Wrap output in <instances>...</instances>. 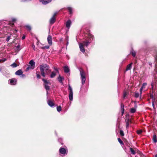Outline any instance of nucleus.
<instances>
[{"instance_id": "nucleus-1", "label": "nucleus", "mask_w": 157, "mask_h": 157, "mask_svg": "<svg viewBox=\"0 0 157 157\" xmlns=\"http://www.w3.org/2000/svg\"><path fill=\"white\" fill-rule=\"evenodd\" d=\"M39 67L41 74L43 77H45L46 74H48L47 72H50L51 71V70H49V66L47 64L40 65Z\"/></svg>"}, {"instance_id": "nucleus-2", "label": "nucleus", "mask_w": 157, "mask_h": 157, "mask_svg": "<svg viewBox=\"0 0 157 157\" xmlns=\"http://www.w3.org/2000/svg\"><path fill=\"white\" fill-rule=\"evenodd\" d=\"M154 83L152 82L151 83V90H152V92L151 94V97L152 99V104L153 108L155 109V104L157 102V101L156 100V98H157V90L156 92H155V89L154 88Z\"/></svg>"}, {"instance_id": "nucleus-3", "label": "nucleus", "mask_w": 157, "mask_h": 157, "mask_svg": "<svg viewBox=\"0 0 157 157\" xmlns=\"http://www.w3.org/2000/svg\"><path fill=\"white\" fill-rule=\"evenodd\" d=\"M88 38L89 39L88 40L83 41L82 43V44L86 47L88 46L94 38L93 36L91 34H89L88 35Z\"/></svg>"}, {"instance_id": "nucleus-4", "label": "nucleus", "mask_w": 157, "mask_h": 157, "mask_svg": "<svg viewBox=\"0 0 157 157\" xmlns=\"http://www.w3.org/2000/svg\"><path fill=\"white\" fill-rule=\"evenodd\" d=\"M80 75L81 76V79L82 81V84L83 85L86 81L85 74L82 69L80 70Z\"/></svg>"}, {"instance_id": "nucleus-5", "label": "nucleus", "mask_w": 157, "mask_h": 157, "mask_svg": "<svg viewBox=\"0 0 157 157\" xmlns=\"http://www.w3.org/2000/svg\"><path fill=\"white\" fill-rule=\"evenodd\" d=\"M29 65L28 67L26 69V71H28L29 70L31 69L33 70L34 69L35 67V63L34 61L33 60H31L29 63Z\"/></svg>"}, {"instance_id": "nucleus-6", "label": "nucleus", "mask_w": 157, "mask_h": 157, "mask_svg": "<svg viewBox=\"0 0 157 157\" xmlns=\"http://www.w3.org/2000/svg\"><path fill=\"white\" fill-rule=\"evenodd\" d=\"M68 90L69 92V98L70 101H72L73 100V92L72 87L69 85L68 86Z\"/></svg>"}, {"instance_id": "nucleus-7", "label": "nucleus", "mask_w": 157, "mask_h": 157, "mask_svg": "<svg viewBox=\"0 0 157 157\" xmlns=\"http://www.w3.org/2000/svg\"><path fill=\"white\" fill-rule=\"evenodd\" d=\"M42 80L44 83V85L45 89L47 90H49L50 89V87L48 85V84L50 85V83L49 81H47L45 80L44 79H42Z\"/></svg>"}, {"instance_id": "nucleus-8", "label": "nucleus", "mask_w": 157, "mask_h": 157, "mask_svg": "<svg viewBox=\"0 0 157 157\" xmlns=\"http://www.w3.org/2000/svg\"><path fill=\"white\" fill-rule=\"evenodd\" d=\"M10 83L12 85L16 84L17 82V80L14 78H13L9 80Z\"/></svg>"}, {"instance_id": "nucleus-9", "label": "nucleus", "mask_w": 157, "mask_h": 157, "mask_svg": "<svg viewBox=\"0 0 157 157\" xmlns=\"http://www.w3.org/2000/svg\"><path fill=\"white\" fill-rule=\"evenodd\" d=\"M52 0H40V2L44 5H46L50 2Z\"/></svg>"}, {"instance_id": "nucleus-10", "label": "nucleus", "mask_w": 157, "mask_h": 157, "mask_svg": "<svg viewBox=\"0 0 157 157\" xmlns=\"http://www.w3.org/2000/svg\"><path fill=\"white\" fill-rule=\"evenodd\" d=\"M47 40L48 43L50 45L52 44V37L50 35H48L47 38Z\"/></svg>"}, {"instance_id": "nucleus-11", "label": "nucleus", "mask_w": 157, "mask_h": 157, "mask_svg": "<svg viewBox=\"0 0 157 157\" xmlns=\"http://www.w3.org/2000/svg\"><path fill=\"white\" fill-rule=\"evenodd\" d=\"M59 152L63 155H65L66 153V150L63 147H61L59 149Z\"/></svg>"}, {"instance_id": "nucleus-12", "label": "nucleus", "mask_w": 157, "mask_h": 157, "mask_svg": "<svg viewBox=\"0 0 157 157\" xmlns=\"http://www.w3.org/2000/svg\"><path fill=\"white\" fill-rule=\"evenodd\" d=\"M137 107V106L136 105L135 106L134 108H131L130 109V112L131 113H134L136 111V109Z\"/></svg>"}, {"instance_id": "nucleus-13", "label": "nucleus", "mask_w": 157, "mask_h": 157, "mask_svg": "<svg viewBox=\"0 0 157 157\" xmlns=\"http://www.w3.org/2000/svg\"><path fill=\"white\" fill-rule=\"evenodd\" d=\"M83 45L82 43H80L79 44V47L80 48V50L83 53H84L85 52V49L83 47Z\"/></svg>"}, {"instance_id": "nucleus-14", "label": "nucleus", "mask_w": 157, "mask_h": 157, "mask_svg": "<svg viewBox=\"0 0 157 157\" xmlns=\"http://www.w3.org/2000/svg\"><path fill=\"white\" fill-rule=\"evenodd\" d=\"M47 103L48 105L51 107H53L54 106V103L51 100H48Z\"/></svg>"}, {"instance_id": "nucleus-15", "label": "nucleus", "mask_w": 157, "mask_h": 157, "mask_svg": "<svg viewBox=\"0 0 157 157\" xmlns=\"http://www.w3.org/2000/svg\"><path fill=\"white\" fill-rule=\"evenodd\" d=\"M71 21L70 20H68L66 22V27L67 28L69 29L71 25Z\"/></svg>"}, {"instance_id": "nucleus-16", "label": "nucleus", "mask_w": 157, "mask_h": 157, "mask_svg": "<svg viewBox=\"0 0 157 157\" xmlns=\"http://www.w3.org/2000/svg\"><path fill=\"white\" fill-rule=\"evenodd\" d=\"M132 64L133 63L132 62L130 64H128L127 66L126 71H128L131 70L132 68Z\"/></svg>"}, {"instance_id": "nucleus-17", "label": "nucleus", "mask_w": 157, "mask_h": 157, "mask_svg": "<svg viewBox=\"0 0 157 157\" xmlns=\"http://www.w3.org/2000/svg\"><path fill=\"white\" fill-rule=\"evenodd\" d=\"M56 21V17H52L50 20V23L51 24H52L55 22Z\"/></svg>"}, {"instance_id": "nucleus-18", "label": "nucleus", "mask_w": 157, "mask_h": 157, "mask_svg": "<svg viewBox=\"0 0 157 157\" xmlns=\"http://www.w3.org/2000/svg\"><path fill=\"white\" fill-rule=\"evenodd\" d=\"M64 72L65 73H68L70 71L69 69L67 66H65L63 67Z\"/></svg>"}, {"instance_id": "nucleus-19", "label": "nucleus", "mask_w": 157, "mask_h": 157, "mask_svg": "<svg viewBox=\"0 0 157 157\" xmlns=\"http://www.w3.org/2000/svg\"><path fill=\"white\" fill-rule=\"evenodd\" d=\"M23 73V72L20 69L17 71L15 73V74L17 75H22Z\"/></svg>"}, {"instance_id": "nucleus-20", "label": "nucleus", "mask_w": 157, "mask_h": 157, "mask_svg": "<svg viewBox=\"0 0 157 157\" xmlns=\"http://www.w3.org/2000/svg\"><path fill=\"white\" fill-rule=\"evenodd\" d=\"M152 82L154 83V89H155V90H157V82L156 80H155L154 82L152 81Z\"/></svg>"}, {"instance_id": "nucleus-21", "label": "nucleus", "mask_w": 157, "mask_h": 157, "mask_svg": "<svg viewBox=\"0 0 157 157\" xmlns=\"http://www.w3.org/2000/svg\"><path fill=\"white\" fill-rule=\"evenodd\" d=\"M64 79V78L63 77L60 76L59 75V77L58 78V81L61 83H62V80Z\"/></svg>"}, {"instance_id": "nucleus-22", "label": "nucleus", "mask_w": 157, "mask_h": 157, "mask_svg": "<svg viewBox=\"0 0 157 157\" xmlns=\"http://www.w3.org/2000/svg\"><path fill=\"white\" fill-rule=\"evenodd\" d=\"M56 75V74L54 71H52V73L50 75V77L51 78H53Z\"/></svg>"}, {"instance_id": "nucleus-23", "label": "nucleus", "mask_w": 157, "mask_h": 157, "mask_svg": "<svg viewBox=\"0 0 157 157\" xmlns=\"http://www.w3.org/2000/svg\"><path fill=\"white\" fill-rule=\"evenodd\" d=\"M153 140L155 143L157 142V137L156 135H154Z\"/></svg>"}, {"instance_id": "nucleus-24", "label": "nucleus", "mask_w": 157, "mask_h": 157, "mask_svg": "<svg viewBox=\"0 0 157 157\" xmlns=\"http://www.w3.org/2000/svg\"><path fill=\"white\" fill-rule=\"evenodd\" d=\"M67 9L68 10L70 14H71L72 13V8L70 7H68L67 8Z\"/></svg>"}, {"instance_id": "nucleus-25", "label": "nucleus", "mask_w": 157, "mask_h": 157, "mask_svg": "<svg viewBox=\"0 0 157 157\" xmlns=\"http://www.w3.org/2000/svg\"><path fill=\"white\" fill-rule=\"evenodd\" d=\"M130 151L132 153V154L133 155L135 154L136 152H135V151L132 148H130Z\"/></svg>"}, {"instance_id": "nucleus-26", "label": "nucleus", "mask_w": 157, "mask_h": 157, "mask_svg": "<svg viewBox=\"0 0 157 157\" xmlns=\"http://www.w3.org/2000/svg\"><path fill=\"white\" fill-rule=\"evenodd\" d=\"M57 110L58 112H60L61 111V107L60 106H58L57 107Z\"/></svg>"}, {"instance_id": "nucleus-27", "label": "nucleus", "mask_w": 157, "mask_h": 157, "mask_svg": "<svg viewBox=\"0 0 157 157\" xmlns=\"http://www.w3.org/2000/svg\"><path fill=\"white\" fill-rule=\"evenodd\" d=\"M36 76L38 78L40 79V75L39 72H36Z\"/></svg>"}, {"instance_id": "nucleus-28", "label": "nucleus", "mask_w": 157, "mask_h": 157, "mask_svg": "<svg viewBox=\"0 0 157 157\" xmlns=\"http://www.w3.org/2000/svg\"><path fill=\"white\" fill-rule=\"evenodd\" d=\"M128 94V92L126 91H124L123 94V98H125L126 95Z\"/></svg>"}, {"instance_id": "nucleus-29", "label": "nucleus", "mask_w": 157, "mask_h": 157, "mask_svg": "<svg viewBox=\"0 0 157 157\" xmlns=\"http://www.w3.org/2000/svg\"><path fill=\"white\" fill-rule=\"evenodd\" d=\"M49 47H50L49 46L47 45V46H45L44 47H41V48L42 49H48L49 48Z\"/></svg>"}, {"instance_id": "nucleus-30", "label": "nucleus", "mask_w": 157, "mask_h": 157, "mask_svg": "<svg viewBox=\"0 0 157 157\" xmlns=\"http://www.w3.org/2000/svg\"><path fill=\"white\" fill-rule=\"evenodd\" d=\"M11 66L13 67H16L17 66V64L15 63H14L12 64L11 65Z\"/></svg>"}, {"instance_id": "nucleus-31", "label": "nucleus", "mask_w": 157, "mask_h": 157, "mask_svg": "<svg viewBox=\"0 0 157 157\" xmlns=\"http://www.w3.org/2000/svg\"><path fill=\"white\" fill-rule=\"evenodd\" d=\"M25 27L27 29L28 31H30L31 30V27L29 25H27L25 26Z\"/></svg>"}, {"instance_id": "nucleus-32", "label": "nucleus", "mask_w": 157, "mask_h": 157, "mask_svg": "<svg viewBox=\"0 0 157 157\" xmlns=\"http://www.w3.org/2000/svg\"><path fill=\"white\" fill-rule=\"evenodd\" d=\"M132 55L134 57H135L136 55V53L134 51H132L131 52Z\"/></svg>"}, {"instance_id": "nucleus-33", "label": "nucleus", "mask_w": 157, "mask_h": 157, "mask_svg": "<svg viewBox=\"0 0 157 157\" xmlns=\"http://www.w3.org/2000/svg\"><path fill=\"white\" fill-rule=\"evenodd\" d=\"M117 139L118 142L121 144H124L123 142L122 141L120 138H119Z\"/></svg>"}, {"instance_id": "nucleus-34", "label": "nucleus", "mask_w": 157, "mask_h": 157, "mask_svg": "<svg viewBox=\"0 0 157 157\" xmlns=\"http://www.w3.org/2000/svg\"><path fill=\"white\" fill-rule=\"evenodd\" d=\"M147 85V83L146 82H144L143 83L142 87L143 88H144L145 86Z\"/></svg>"}, {"instance_id": "nucleus-35", "label": "nucleus", "mask_w": 157, "mask_h": 157, "mask_svg": "<svg viewBox=\"0 0 157 157\" xmlns=\"http://www.w3.org/2000/svg\"><path fill=\"white\" fill-rule=\"evenodd\" d=\"M120 134L121 136H124V133L122 130H121L120 132Z\"/></svg>"}, {"instance_id": "nucleus-36", "label": "nucleus", "mask_w": 157, "mask_h": 157, "mask_svg": "<svg viewBox=\"0 0 157 157\" xmlns=\"http://www.w3.org/2000/svg\"><path fill=\"white\" fill-rule=\"evenodd\" d=\"M142 132V131L141 130H138L137 131V133L138 134H141Z\"/></svg>"}, {"instance_id": "nucleus-37", "label": "nucleus", "mask_w": 157, "mask_h": 157, "mask_svg": "<svg viewBox=\"0 0 157 157\" xmlns=\"http://www.w3.org/2000/svg\"><path fill=\"white\" fill-rule=\"evenodd\" d=\"M139 96V94L138 93H136L135 94V97L137 98Z\"/></svg>"}, {"instance_id": "nucleus-38", "label": "nucleus", "mask_w": 157, "mask_h": 157, "mask_svg": "<svg viewBox=\"0 0 157 157\" xmlns=\"http://www.w3.org/2000/svg\"><path fill=\"white\" fill-rule=\"evenodd\" d=\"M126 128L127 129L128 128L129 125V122H126Z\"/></svg>"}, {"instance_id": "nucleus-39", "label": "nucleus", "mask_w": 157, "mask_h": 157, "mask_svg": "<svg viewBox=\"0 0 157 157\" xmlns=\"http://www.w3.org/2000/svg\"><path fill=\"white\" fill-rule=\"evenodd\" d=\"M131 122V120L129 118L126 119L125 120V122Z\"/></svg>"}, {"instance_id": "nucleus-40", "label": "nucleus", "mask_w": 157, "mask_h": 157, "mask_svg": "<svg viewBox=\"0 0 157 157\" xmlns=\"http://www.w3.org/2000/svg\"><path fill=\"white\" fill-rule=\"evenodd\" d=\"M131 122V120L129 118L126 119L125 120V122Z\"/></svg>"}, {"instance_id": "nucleus-41", "label": "nucleus", "mask_w": 157, "mask_h": 157, "mask_svg": "<svg viewBox=\"0 0 157 157\" xmlns=\"http://www.w3.org/2000/svg\"><path fill=\"white\" fill-rule=\"evenodd\" d=\"M54 69L56 71V73H59V71L57 68H56L55 67H54Z\"/></svg>"}, {"instance_id": "nucleus-42", "label": "nucleus", "mask_w": 157, "mask_h": 157, "mask_svg": "<svg viewBox=\"0 0 157 157\" xmlns=\"http://www.w3.org/2000/svg\"><path fill=\"white\" fill-rule=\"evenodd\" d=\"M10 36H8L6 38V40L7 42H8L10 40Z\"/></svg>"}, {"instance_id": "nucleus-43", "label": "nucleus", "mask_w": 157, "mask_h": 157, "mask_svg": "<svg viewBox=\"0 0 157 157\" xmlns=\"http://www.w3.org/2000/svg\"><path fill=\"white\" fill-rule=\"evenodd\" d=\"M124 109H121V113H122V115H123L124 114Z\"/></svg>"}, {"instance_id": "nucleus-44", "label": "nucleus", "mask_w": 157, "mask_h": 157, "mask_svg": "<svg viewBox=\"0 0 157 157\" xmlns=\"http://www.w3.org/2000/svg\"><path fill=\"white\" fill-rule=\"evenodd\" d=\"M121 107L122 109H124V105L122 104H121Z\"/></svg>"}, {"instance_id": "nucleus-45", "label": "nucleus", "mask_w": 157, "mask_h": 157, "mask_svg": "<svg viewBox=\"0 0 157 157\" xmlns=\"http://www.w3.org/2000/svg\"><path fill=\"white\" fill-rule=\"evenodd\" d=\"M62 140V139L61 138H60L58 139L59 141V142L60 143H61H61Z\"/></svg>"}, {"instance_id": "nucleus-46", "label": "nucleus", "mask_w": 157, "mask_h": 157, "mask_svg": "<svg viewBox=\"0 0 157 157\" xmlns=\"http://www.w3.org/2000/svg\"><path fill=\"white\" fill-rule=\"evenodd\" d=\"M58 13V12H57L55 13H54V14L52 17H55L56 15Z\"/></svg>"}, {"instance_id": "nucleus-47", "label": "nucleus", "mask_w": 157, "mask_h": 157, "mask_svg": "<svg viewBox=\"0 0 157 157\" xmlns=\"http://www.w3.org/2000/svg\"><path fill=\"white\" fill-rule=\"evenodd\" d=\"M32 47L33 48V50H35V46L34 44H33Z\"/></svg>"}, {"instance_id": "nucleus-48", "label": "nucleus", "mask_w": 157, "mask_h": 157, "mask_svg": "<svg viewBox=\"0 0 157 157\" xmlns=\"http://www.w3.org/2000/svg\"><path fill=\"white\" fill-rule=\"evenodd\" d=\"M20 45H17V47H16V49L17 50H18L19 49V48H20Z\"/></svg>"}, {"instance_id": "nucleus-49", "label": "nucleus", "mask_w": 157, "mask_h": 157, "mask_svg": "<svg viewBox=\"0 0 157 157\" xmlns=\"http://www.w3.org/2000/svg\"><path fill=\"white\" fill-rule=\"evenodd\" d=\"M2 60V61L3 62H5V61H6V59H5V58H3L2 59H1Z\"/></svg>"}, {"instance_id": "nucleus-50", "label": "nucleus", "mask_w": 157, "mask_h": 157, "mask_svg": "<svg viewBox=\"0 0 157 157\" xmlns=\"http://www.w3.org/2000/svg\"><path fill=\"white\" fill-rule=\"evenodd\" d=\"M143 88L142 87H141V88L140 89V94H141V93H142V90H143Z\"/></svg>"}, {"instance_id": "nucleus-51", "label": "nucleus", "mask_w": 157, "mask_h": 157, "mask_svg": "<svg viewBox=\"0 0 157 157\" xmlns=\"http://www.w3.org/2000/svg\"><path fill=\"white\" fill-rule=\"evenodd\" d=\"M25 36H23L22 37V40H24V39L25 38Z\"/></svg>"}, {"instance_id": "nucleus-52", "label": "nucleus", "mask_w": 157, "mask_h": 157, "mask_svg": "<svg viewBox=\"0 0 157 157\" xmlns=\"http://www.w3.org/2000/svg\"><path fill=\"white\" fill-rule=\"evenodd\" d=\"M12 20L13 22H14L16 20L15 19L13 18L12 19Z\"/></svg>"}, {"instance_id": "nucleus-53", "label": "nucleus", "mask_w": 157, "mask_h": 157, "mask_svg": "<svg viewBox=\"0 0 157 157\" xmlns=\"http://www.w3.org/2000/svg\"><path fill=\"white\" fill-rule=\"evenodd\" d=\"M155 157H157V154L155 155Z\"/></svg>"}, {"instance_id": "nucleus-54", "label": "nucleus", "mask_w": 157, "mask_h": 157, "mask_svg": "<svg viewBox=\"0 0 157 157\" xmlns=\"http://www.w3.org/2000/svg\"><path fill=\"white\" fill-rule=\"evenodd\" d=\"M2 61V60L1 59H0V63L1 61Z\"/></svg>"}, {"instance_id": "nucleus-55", "label": "nucleus", "mask_w": 157, "mask_h": 157, "mask_svg": "<svg viewBox=\"0 0 157 157\" xmlns=\"http://www.w3.org/2000/svg\"><path fill=\"white\" fill-rule=\"evenodd\" d=\"M48 91H47V94H48Z\"/></svg>"}, {"instance_id": "nucleus-56", "label": "nucleus", "mask_w": 157, "mask_h": 157, "mask_svg": "<svg viewBox=\"0 0 157 157\" xmlns=\"http://www.w3.org/2000/svg\"><path fill=\"white\" fill-rule=\"evenodd\" d=\"M22 76L23 77V76H25V75H23V74L22 75Z\"/></svg>"}, {"instance_id": "nucleus-57", "label": "nucleus", "mask_w": 157, "mask_h": 157, "mask_svg": "<svg viewBox=\"0 0 157 157\" xmlns=\"http://www.w3.org/2000/svg\"><path fill=\"white\" fill-rule=\"evenodd\" d=\"M1 71V69L0 68V72Z\"/></svg>"}, {"instance_id": "nucleus-58", "label": "nucleus", "mask_w": 157, "mask_h": 157, "mask_svg": "<svg viewBox=\"0 0 157 157\" xmlns=\"http://www.w3.org/2000/svg\"><path fill=\"white\" fill-rule=\"evenodd\" d=\"M68 44V42H67V44Z\"/></svg>"}]
</instances>
